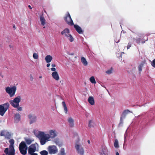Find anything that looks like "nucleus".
<instances>
[{
  "mask_svg": "<svg viewBox=\"0 0 155 155\" xmlns=\"http://www.w3.org/2000/svg\"><path fill=\"white\" fill-rule=\"evenodd\" d=\"M35 135L39 139L40 143L41 145L45 144L48 141V134H45L43 132H38Z\"/></svg>",
  "mask_w": 155,
  "mask_h": 155,
  "instance_id": "f257e3e1",
  "label": "nucleus"
},
{
  "mask_svg": "<svg viewBox=\"0 0 155 155\" xmlns=\"http://www.w3.org/2000/svg\"><path fill=\"white\" fill-rule=\"evenodd\" d=\"M11 144L9 145V150L8 148L5 149L4 152L7 155H15V150L13 147L14 142L13 140H10Z\"/></svg>",
  "mask_w": 155,
  "mask_h": 155,
  "instance_id": "f03ea898",
  "label": "nucleus"
},
{
  "mask_svg": "<svg viewBox=\"0 0 155 155\" xmlns=\"http://www.w3.org/2000/svg\"><path fill=\"white\" fill-rule=\"evenodd\" d=\"M6 92L9 94L10 97H13L16 91V87L15 86L7 87L5 88Z\"/></svg>",
  "mask_w": 155,
  "mask_h": 155,
  "instance_id": "7ed1b4c3",
  "label": "nucleus"
},
{
  "mask_svg": "<svg viewBox=\"0 0 155 155\" xmlns=\"http://www.w3.org/2000/svg\"><path fill=\"white\" fill-rule=\"evenodd\" d=\"M38 150V145L35 143L31 144L28 148V153L29 154H32Z\"/></svg>",
  "mask_w": 155,
  "mask_h": 155,
  "instance_id": "20e7f679",
  "label": "nucleus"
},
{
  "mask_svg": "<svg viewBox=\"0 0 155 155\" xmlns=\"http://www.w3.org/2000/svg\"><path fill=\"white\" fill-rule=\"evenodd\" d=\"M21 97L20 96H18L15 98L13 100L9 101V103L11 105L14 107H17L19 106V103L21 100Z\"/></svg>",
  "mask_w": 155,
  "mask_h": 155,
  "instance_id": "39448f33",
  "label": "nucleus"
},
{
  "mask_svg": "<svg viewBox=\"0 0 155 155\" xmlns=\"http://www.w3.org/2000/svg\"><path fill=\"white\" fill-rule=\"evenodd\" d=\"M70 31L69 29L66 28L61 32V34L67 38H69V40L70 42H72L74 41V39L72 35L70 34Z\"/></svg>",
  "mask_w": 155,
  "mask_h": 155,
  "instance_id": "423d86ee",
  "label": "nucleus"
},
{
  "mask_svg": "<svg viewBox=\"0 0 155 155\" xmlns=\"http://www.w3.org/2000/svg\"><path fill=\"white\" fill-rule=\"evenodd\" d=\"M27 147L24 141L21 142L19 146V149L21 153L23 155H25L27 153Z\"/></svg>",
  "mask_w": 155,
  "mask_h": 155,
  "instance_id": "0eeeda50",
  "label": "nucleus"
},
{
  "mask_svg": "<svg viewBox=\"0 0 155 155\" xmlns=\"http://www.w3.org/2000/svg\"><path fill=\"white\" fill-rule=\"evenodd\" d=\"M9 107V104L8 103L0 105V115L3 116Z\"/></svg>",
  "mask_w": 155,
  "mask_h": 155,
  "instance_id": "6e6552de",
  "label": "nucleus"
},
{
  "mask_svg": "<svg viewBox=\"0 0 155 155\" xmlns=\"http://www.w3.org/2000/svg\"><path fill=\"white\" fill-rule=\"evenodd\" d=\"M64 18L65 21L68 25L72 26L74 25L73 21L69 12H67Z\"/></svg>",
  "mask_w": 155,
  "mask_h": 155,
  "instance_id": "1a4fd4ad",
  "label": "nucleus"
},
{
  "mask_svg": "<svg viewBox=\"0 0 155 155\" xmlns=\"http://www.w3.org/2000/svg\"><path fill=\"white\" fill-rule=\"evenodd\" d=\"M51 70L52 71H54V72H52V76L53 78L56 81H58L59 79V77L58 72L56 71H55L56 70L55 68H51Z\"/></svg>",
  "mask_w": 155,
  "mask_h": 155,
  "instance_id": "9d476101",
  "label": "nucleus"
},
{
  "mask_svg": "<svg viewBox=\"0 0 155 155\" xmlns=\"http://www.w3.org/2000/svg\"><path fill=\"white\" fill-rule=\"evenodd\" d=\"M58 152L57 147L54 145L49 146V153L50 154H55Z\"/></svg>",
  "mask_w": 155,
  "mask_h": 155,
  "instance_id": "9b49d317",
  "label": "nucleus"
},
{
  "mask_svg": "<svg viewBox=\"0 0 155 155\" xmlns=\"http://www.w3.org/2000/svg\"><path fill=\"white\" fill-rule=\"evenodd\" d=\"M28 117L29 120V123L30 124L35 123L37 117L34 114H29L28 116Z\"/></svg>",
  "mask_w": 155,
  "mask_h": 155,
  "instance_id": "f8f14e48",
  "label": "nucleus"
},
{
  "mask_svg": "<svg viewBox=\"0 0 155 155\" xmlns=\"http://www.w3.org/2000/svg\"><path fill=\"white\" fill-rule=\"evenodd\" d=\"M75 147L78 152L81 155H83L84 154V150L83 147L80 145L76 144L75 146Z\"/></svg>",
  "mask_w": 155,
  "mask_h": 155,
  "instance_id": "ddd939ff",
  "label": "nucleus"
},
{
  "mask_svg": "<svg viewBox=\"0 0 155 155\" xmlns=\"http://www.w3.org/2000/svg\"><path fill=\"white\" fill-rule=\"evenodd\" d=\"M57 132L55 130H51L49 131V139L53 138L57 136Z\"/></svg>",
  "mask_w": 155,
  "mask_h": 155,
  "instance_id": "4468645a",
  "label": "nucleus"
},
{
  "mask_svg": "<svg viewBox=\"0 0 155 155\" xmlns=\"http://www.w3.org/2000/svg\"><path fill=\"white\" fill-rule=\"evenodd\" d=\"M0 136H4L5 138H8L10 137V134L7 130H4L1 132Z\"/></svg>",
  "mask_w": 155,
  "mask_h": 155,
  "instance_id": "2eb2a0df",
  "label": "nucleus"
},
{
  "mask_svg": "<svg viewBox=\"0 0 155 155\" xmlns=\"http://www.w3.org/2000/svg\"><path fill=\"white\" fill-rule=\"evenodd\" d=\"M79 34H81L83 33V31L80 27L77 25H73Z\"/></svg>",
  "mask_w": 155,
  "mask_h": 155,
  "instance_id": "dca6fc26",
  "label": "nucleus"
},
{
  "mask_svg": "<svg viewBox=\"0 0 155 155\" xmlns=\"http://www.w3.org/2000/svg\"><path fill=\"white\" fill-rule=\"evenodd\" d=\"M130 112V110L128 109L124 110L122 113L121 117L120 118V121H122L123 118H125L126 115Z\"/></svg>",
  "mask_w": 155,
  "mask_h": 155,
  "instance_id": "f3484780",
  "label": "nucleus"
},
{
  "mask_svg": "<svg viewBox=\"0 0 155 155\" xmlns=\"http://www.w3.org/2000/svg\"><path fill=\"white\" fill-rule=\"evenodd\" d=\"M26 143L27 144H30L34 141V140L32 138H27L25 139Z\"/></svg>",
  "mask_w": 155,
  "mask_h": 155,
  "instance_id": "a211bd4d",
  "label": "nucleus"
},
{
  "mask_svg": "<svg viewBox=\"0 0 155 155\" xmlns=\"http://www.w3.org/2000/svg\"><path fill=\"white\" fill-rule=\"evenodd\" d=\"M68 121L69 123V126L71 127H73L74 126V120L71 117H69Z\"/></svg>",
  "mask_w": 155,
  "mask_h": 155,
  "instance_id": "6ab92c4d",
  "label": "nucleus"
},
{
  "mask_svg": "<svg viewBox=\"0 0 155 155\" xmlns=\"http://www.w3.org/2000/svg\"><path fill=\"white\" fill-rule=\"evenodd\" d=\"M88 101L89 104L92 105L94 104V101L93 97L92 96L89 97L88 98Z\"/></svg>",
  "mask_w": 155,
  "mask_h": 155,
  "instance_id": "aec40b11",
  "label": "nucleus"
},
{
  "mask_svg": "<svg viewBox=\"0 0 155 155\" xmlns=\"http://www.w3.org/2000/svg\"><path fill=\"white\" fill-rule=\"evenodd\" d=\"M20 115L19 114H17L15 115V121L17 123L20 121Z\"/></svg>",
  "mask_w": 155,
  "mask_h": 155,
  "instance_id": "412c9836",
  "label": "nucleus"
},
{
  "mask_svg": "<svg viewBox=\"0 0 155 155\" xmlns=\"http://www.w3.org/2000/svg\"><path fill=\"white\" fill-rule=\"evenodd\" d=\"M82 63L85 66H86L88 64V63L86 59L84 57H82L81 58Z\"/></svg>",
  "mask_w": 155,
  "mask_h": 155,
  "instance_id": "4be33fe9",
  "label": "nucleus"
},
{
  "mask_svg": "<svg viewBox=\"0 0 155 155\" xmlns=\"http://www.w3.org/2000/svg\"><path fill=\"white\" fill-rule=\"evenodd\" d=\"M133 40L134 41H135V42L138 44H140L141 41L142 43H144L145 42V41H143L142 39L141 40L140 38H137L136 39L134 38Z\"/></svg>",
  "mask_w": 155,
  "mask_h": 155,
  "instance_id": "5701e85b",
  "label": "nucleus"
},
{
  "mask_svg": "<svg viewBox=\"0 0 155 155\" xmlns=\"http://www.w3.org/2000/svg\"><path fill=\"white\" fill-rule=\"evenodd\" d=\"M40 20L41 22V24L44 26L45 24V20L43 15L40 17Z\"/></svg>",
  "mask_w": 155,
  "mask_h": 155,
  "instance_id": "b1692460",
  "label": "nucleus"
},
{
  "mask_svg": "<svg viewBox=\"0 0 155 155\" xmlns=\"http://www.w3.org/2000/svg\"><path fill=\"white\" fill-rule=\"evenodd\" d=\"M143 66V64L141 63L138 66V69L139 71V73L140 74L142 71V68Z\"/></svg>",
  "mask_w": 155,
  "mask_h": 155,
  "instance_id": "393cba45",
  "label": "nucleus"
},
{
  "mask_svg": "<svg viewBox=\"0 0 155 155\" xmlns=\"http://www.w3.org/2000/svg\"><path fill=\"white\" fill-rule=\"evenodd\" d=\"M62 104L64 108V111L66 114H67L68 112V108L66 105L65 102L64 101H63L62 102Z\"/></svg>",
  "mask_w": 155,
  "mask_h": 155,
  "instance_id": "a878e982",
  "label": "nucleus"
},
{
  "mask_svg": "<svg viewBox=\"0 0 155 155\" xmlns=\"http://www.w3.org/2000/svg\"><path fill=\"white\" fill-rule=\"evenodd\" d=\"M58 155H66V153H65L64 149L62 148L61 149L60 152V154Z\"/></svg>",
  "mask_w": 155,
  "mask_h": 155,
  "instance_id": "bb28decb",
  "label": "nucleus"
},
{
  "mask_svg": "<svg viewBox=\"0 0 155 155\" xmlns=\"http://www.w3.org/2000/svg\"><path fill=\"white\" fill-rule=\"evenodd\" d=\"M114 147L116 148H118L119 147V145L118 144V142L117 139H115L114 143Z\"/></svg>",
  "mask_w": 155,
  "mask_h": 155,
  "instance_id": "cd10ccee",
  "label": "nucleus"
},
{
  "mask_svg": "<svg viewBox=\"0 0 155 155\" xmlns=\"http://www.w3.org/2000/svg\"><path fill=\"white\" fill-rule=\"evenodd\" d=\"M90 81L93 84H96V83L95 79L93 76H92L90 78Z\"/></svg>",
  "mask_w": 155,
  "mask_h": 155,
  "instance_id": "c85d7f7f",
  "label": "nucleus"
},
{
  "mask_svg": "<svg viewBox=\"0 0 155 155\" xmlns=\"http://www.w3.org/2000/svg\"><path fill=\"white\" fill-rule=\"evenodd\" d=\"M33 57L35 59H38V55L37 53H34L33 55Z\"/></svg>",
  "mask_w": 155,
  "mask_h": 155,
  "instance_id": "c756f323",
  "label": "nucleus"
},
{
  "mask_svg": "<svg viewBox=\"0 0 155 155\" xmlns=\"http://www.w3.org/2000/svg\"><path fill=\"white\" fill-rule=\"evenodd\" d=\"M41 155H48V152L46 150H43L40 152Z\"/></svg>",
  "mask_w": 155,
  "mask_h": 155,
  "instance_id": "7c9ffc66",
  "label": "nucleus"
},
{
  "mask_svg": "<svg viewBox=\"0 0 155 155\" xmlns=\"http://www.w3.org/2000/svg\"><path fill=\"white\" fill-rule=\"evenodd\" d=\"M53 141L56 145H58L59 143V139L58 138L54 139Z\"/></svg>",
  "mask_w": 155,
  "mask_h": 155,
  "instance_id": "2f4dec72",
  "label": "nucleus"
},
{
  "mask_svg": "<svg viewBox=\"0 0 155 155\" xmlns=\"http://www.w3.org/2000/svg\"><path fill=\"white\" fill-rule=\"evenodd\" d=\"M92 123V120H90L89 121V124H88V127H89L91 128L93 127V126L91 125V124Z\"/></svg>",
  "mask_w": 155,
  "mask_h": 155,
  "instance_id": "473e14b6",
  "label": "nucleus"
},
{
  "mask_svg": "<svg viewBox=\"0 0 155 155\" xmlns=\"http://www.w3.org/2000/svg\"><path fill=\"white\" fill-rule=\"evenodd\" d=\"M152 66L154 68H155V59H154L152 62L151 63Z\"/></svg>",
  "mask_w": 155,
  "mask_h": 155,
  "instance_id": "72a5a7b5",
  "label": "nucleus"
},
{
  "mask_svg": "<svg viewBox=\"0 0 155 155\" xmlns=\"http://www.w3.org/2000/svg\"><path fill=\"white\" fill-rule=\"evenodd\" d=\"M29 79L31 81H32L33 80L34 78L33 75L31 74H30L29 76Z\"/></svg>",
  "mask_w": 155,
  "mask_h": 155,
  "instance_id": "f704fd0d",
  "label": "nucleus"
},
{
  "mask_svg": "<svg viewBox=\"0 0 155 155\" xmlns=\"http://www.w3.org/2000/svg\"><path fill=\"white\" fill-rule=\"evenodd\" d=\"M15 107L17 108V109L18 110L21 111L22 110V107H19V106L17 107Z\"/></svg>",
  "mask_w": 155,
  "mask_h": 155,
  "instance_id": "c9c22d12",
  "label": "nucleus"
},
{
  "mask_svg": "<svg viewBox=\"0 0 155 155\" xmlns=\"http://www.w3.org/2000/svg\"><path fill=\"white\" fill-rule=\"evenodd\" d=\"M106 72L108 74H110L112 73V70H108L106 71Z\"/></svg>",
  "mask_w": 155,
  "mask_h": 155,
  "instance_id": "e433bc0d",
  "label": "nucleus"
},
{
  "mask_svg": "<svg viewBox=\"0 0 155 155\" xmlns=\"http://www.w3.org/2000/svg\"><path fill=\"white\" fill-rule=\"evenodd\" d=\"M45 60L47 63H48V55H47L46 57Z\"/></svg>",
  "mask_w": 155,
  "mask_h": 155,
  "instance_id": "4c0bfd02",
  "label": "nucleus"
},
{
  "mask_svg": "<svg viewBox=\"0 0 155 155\" xmlns=\"http://www.w3.org/2000/svg\"><path fill=\"white\" fill-rule=\"evenodd\" d=\"M131 46V44L130 43H129L127 47V49H129Z\"/></svg>",
  "mask_w": 155,
  "mask_h": 155,
  "instance_id": "58836bf2",
  "label": "nucleus"
},
{
  "mask_svg": "<svg viewBox=\"0 0 155 155\" xmlns=\"http://www.w3.org/2000/svg\"><path fill=\"white\" fill-rule=\"evenodd\" d=\"M52 59V57L50 55H49V63L51 62Z\"/></svg>",
  "mask_w": 155,
  "mask_h": 155,
  "instance_id": "ea45409f",
  "label": "nucleus"
},
{
  "mask_svg": "<svg viewBox=\"0 0 155 155\" xmlns=\"http://www.w3.org/2000/svg\"><path fill=\"white\" fill-rule=\"evenodd\" d=\"M30 154L31 155H38V154L37 153H34L32 154Z\"/></svg>",
  "mask_w": 155,
  "mask_h": 155,
  "instance_id": "a19ab883",
  "label": "nucleus"
},
{
  "mask_svg": "<svg viewBox=\"0 0 155 155\" xmlns=\"http://www.w3.org/2000/svg\"><path fill=\"white\" fill-rule=\"evenodd\" d=\"M51 66L52 67H55L56 65L55 64H53L51 65Z\"/></svg>",
  "mask_w": 155,
  "mask_h": 155,
  "instance_id": "79ce46f5",
  "label": "nucleus"
},
{
  "mask_svg": "<svg viewBox=\"0 0 155 155\" xmlns=\"http://www.w3.org/2000/svg\"><path fill=\"white\" fill-rule=\"evenodd\" d=\"M9 47L11 48H13V46L11 45H9Z\"/></svg>",
  "mask_w": 155,
  "mask_h": 155,
  "instance_id": "37998d69",
  "label": "nucleus"
},
{
  "mask_svg": "<svg viewBox=\"0 0 155 155\" xmlns=\"http://www.w3.org/2000/svg\"><path fill=\"white\" fill-rule=\"evenodd\" d=\"M28 7L31 9H32V8L31 7V6L30 5H29L28 6Z\"/></svg>",
  "mask_w": 155,
  "mask_h": 155,
  "instance_id": "c03bdc74",
  "label": "nucleus"
},
{
  "mask_svg": "<svg viewBox=\"0 0 155 155\" xmlns=\"http://www.w3.org/2000/svg\"><path fill=\"white\" fill-rule=\"evenodd\" d=\"M132 31L134 33H135V32H134L135 31V30L133 28H132Z\"/></svg>",
  "mask_w": 155,
  "mask_h": 155,
  "instance_id": "a18cd8bd",
  "label": "nucleus"
},
{
  "mask_svg": "<svg viewBox=\"0 0 155 155\" xmlns=\"http://www.w3.org/2000/svg\"><path fill=\"white\" fill-rule=\"evenodd\" d=\"M13 27L15 29H16V27H15V25H13Z\"/></svg>",
  "mask_w": 155,
  "mask_h": 155,
  "instance_id": "49530a36",
  "label": "nucleus"
},
{
  "mask_svg": "<svg viewBox=\"0 0 155 155\" xmlns=\"http://www.w3.org/2000/svg\"><path fill=\"white\" fill-rule=\"evenodd\" d=\"M116 155H119V153L118 152H117L116 153Z\"/></svg>",
  "mask_w": 155,
  "mask_h": 155,
  "instance_id": "de8ad7c7",
  "label": "nucleus"
},
{
  "mask_svg": "<svg viewBox=\"0 0 155 155\" xmlns=\"http://www.w3.org/2000/svg\"><path fill=\"white\" fill-rule=\"evenodd\" d=\"M87 142L89 144H90V140H87Z\"/></svg>",
  "mask_w": 155,
  "mask_h": 155,
  "instance_id": "09e8293b",
  "label": "nucleus"
},
{
  "mask_svg": "<svg viewBox=\"0 0 155 155\" xmlns=\"http://www.w3.org/2000/svg\"><path fill=\"white\" fill-rule=\"evenodd\" d=\"M48 66H49V65H48V64H47V67H48Z\"/></svg>",
  "mask_w": 155,
  "mask_h": 155,
  "instance_id": "8fccbe9b",
  "label": "nucleus"
},
{
  "mask_svg": "<svg viewBox=\"0 0 155 155\" xmlns=\"http://www.w3.org/2000/svg\"><path fill=\"white\" fill-rule=\"evenodd\" d=\"M39 78H42V77H41V76H39Z\"/></svg>",
  "mask_w": 155,
  "mask_h": 155,
  "instance_id": "3c124183",
  "label": "nucleus"
},
{
  "mask_svg": "<svg viewBox=\"0 0 155 155\" xmlns=\"http://www.w3.org/2000/svg\"><path fill=\"white\" fill-rule=\"evenodd\" d=\"M115 41L116 43H117L119 41Z\"/></svg>",
  "mask_w": 155,
  "mask_h": 155,
  "instance_id": "603ef678",
  "label": "nucleus"
},
{
  "mask_svg": "<svg viewBox=\"0 0 155 155\" xmlns=\"http://www.w3.org/2000/svg\"><path fill=\"white\" fill-rule=\"evenodd\" d=\"M45 28V26H44V27H43V28Z\"/></svg>",
  "mask_w": 155,
  "mask_h": 155,
  "instance_id": "864d4df0",
  "label": "nucleus"
},
{
  "mask_svg": "<svg viewBox=\"0 0 155 155\" xmlns=\"http://www.w3.org/2000/svg\"><path fill=\"white\" fill-rule=\"evenodd\" d=\"M102 155H105V154H102Z\"/></svg>",
  "mask_w": 155,
  "mask_h": 155,
  "instance_id": "5fc2aeb1",
  "label": "nucleus"
},
{
  "mask_svg": "<svg viewBox=\"0 0 155 155\" xmlns=\"http://www.w3.org/2000/svg\"><path fill=\"white\" fill-rule=\"evenodd\" d=\"M50 64L49 63V66H50Z\"/></svg>",
  "mask_w": 155,
  "mask_h": 155,
  "instance_id": "6e6d98bb",
  "label": "nucleus"
},
{
  "mask_svg": "<svg viewBox=\"0 0 155 155\" xmlns=\"http://www.w3.org/2000/svg\"><path fill=\"white\" fill-rule=\"evenodd\" d=\"M147 39L146 40V41H147Z\"/></svg>",
  "mask_w": 155,
  "mask_h": 155,
  "instance_id": "4d7b16f0",
  "label": "nucleus"
},
{
  "mask_svg": "<svg viewBox=\"0 0 155 155\" xmlns=\"http://www.w3.org/2000/svg\"><path fill=\"white\" fill-rule=\"evenodd\" d=\"M3 155H4V154H3Z\"/></svg>",
  "mask_w": 155,
  "mask_h": 155,
  "instance_id": "13d9d810",
  "label": "nucleus"
}]
</instances>
